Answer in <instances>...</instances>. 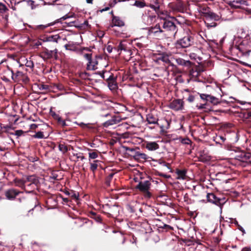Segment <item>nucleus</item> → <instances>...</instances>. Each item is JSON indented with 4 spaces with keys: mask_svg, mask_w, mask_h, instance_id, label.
<instances>
[{
    "mask_svg": "<svg viewBox=\"0 0 251 251\" xmlns=\"http://www.w3.org/2000/svg\"><path fill=\"white\" fill-rule=\"evenodd\" d=\"M77 52L82 55L87 61V69L88 70H94L97 69L98 59H101L100 56H96L95 58L92 59L91 53H85L84 51H90L88 48H83L76 50Z\"/></svg>",
    "mask_w": 251,
    "mask_h": 251,
    "instance_id": "nucleus-1",
    "label": "nucleus"
},
{
    "mask_svg": "<svg viewBox=\"0 0 251 251\" xmlns=\"http://www.w3.org/2000/svg\"><path fill=\"white\" fill-rule=\"evenodd\" d=\"M195 40L191 33H187L182 38L178 39L175 43L176 49H183L192 46L194 45Z\"/></svg>",
    "mask_w": 251,
    "mask_h": 251,
    "instance_id": "nucleus-2",
    "label": "nucleus"
},
{
    "mask_svg": "<svg viewBox=\"0 0 251 251\" xmlns=\"http://www.w3.org/2000/svg\"><path fill=\"white\" fill-rule=\"evenodd\" d=\"M204 22L207 27H215L217 24L215 21L220 19V16L212 12H206L204 14Z\"/></svg>",
    "mask_w": 251,
    "mask_h": 251,
    "instance_id": "nucleus-3",
    "label": "nucleus"
},
{
    "mask_svg": "<svg viewBox=\"0 0 251 251\" xmlns=\"http://www.w3.org/2000/svg\"><path fill=\"white\" fill-rule=\"evenodd\" d=\"M162 27L166 31L170 32L173 38H176L178 28L175 23L170 20H165L162 25Z\"/></svg>",
    "mask_w": 251,
    "mask_h": 251,
    "instance_id": "nucleus-4",
    "label": "nucleus"
},
{
    "mask_svg": "<svg viewBox=\"0 0 251 251\" xmlns=\"http://www.w3.org/2000/svg\"><path fill=\"white\" fill-rule=\"evenodd\" d=\"M151 183L149 180L141 181L136 186L140 191L144 193V196L146 198H149L151 196V194L149 192Z\"/></svg>",
    "mask_w": 251,
    "mask_h": 251,
    "instance_id": "nucleus-5",
    "label": "nucleus"
},
{
    "mask_svg": "<svg viewBox=\"0 0 251 251\" xmlns=\"http://www.w3.org/2000/svg\"><path fill=\"white\" fill-rule=\"evenodd\" d=\"M236 48L243 54L249 53L251 51V43L247 39H245Z\"/></svg>",
    "mask_w": 251,
    "mask_h": 251,
    "instance_id": "nucleus-6",
    "label": "nucleus"
},
{
    "mask_svg": "<svg viewBox=\"0 0 251 251\" xmlns=\"http://www.w3.org/2000/svg\"><path fill=\"white\" fill-rule=\"evenodd\" d=\"M13 80L14 82H19L20 81L26 82L28 79L25 74L19 71H17L15 74L13 73Z\"/></svg>",
    "mask_w": 251,
    "mask_h": 251,
    "instance_id": "nucleus-7",
    "label": "nucleus"
},
{
    "mask_svg": "<svg viewBox=\"0 0 251 251\" xmlns=\"http://www.w3.org/2000/svg\"><path fill=\"white\" fill-rule=\"evenodd\" d=\"M183 102L181 100H175L170 104V107L175 110H179L182 109Z\"/></svg>",
    "mask_w": 251,
    "mask_h": 251,
    "instance_id": "nucleus-8",
    "label": "nucleus"
},
{
    "mask_svg": "<svg viewBox=\"0 0 251 251\" xmlns=\"http://www.w3.org/2000/svg\"><path fill=\"white\" fill-rule=\"evenodd\" d=\"M106 80L108 82V86L110 90H114L117 88V83L113 74L110 75L106 78Z\"/></svg>",
    "mask_w": 251,
    "mask_h": 251,
    "instance_id": "nucleus-9",
    "label": "nucleus"
},
{
    "mask_svg": "<svg viewBox=\"0 0 251 251\" xmlns=\"http://www.w3.org/2000/svg\"><path fill=\"white\" fill-rule=\"evenodd\" d=\"M163 30L161 29L159 24H156L154 26L148 28V35L151 36L156 35L159 33H162Z\"/></svg>",
    "mask_w": 251,
    "mask_h": 251,
    "instance_id": "nucleus-10",
    "label": "nucleus"
},
{
    "mask_svg": "<svg viewBox=\"0 0 251 251\" xmlns=\"http://www.w3.org/2000/svg\"><path fill=\"white\" fill-rule=\"evenodd\" d=\"M122 120V119L119 116H114L112 117V119L108 120L104 123V126L108 127L110 126H112L115 124H117Z\"/></svg>",
    "mask_w": 251,
    "mask_h": 251,
    "instance_id": "nucleus-11",
    "label": "nucleus"
},
{
    "mask_svg": "<svg viewBox=\"0 0 251 251\" xmlns=\"http://www.w3.org/2000/svg\"><path fill=\"white\" fill-rule=\"evenodd\" d=\"M125 25V23L123 21L121 20V19L119 17L117 16H113L112 20V23L110 25V26L111 27H113L114 26H123Z\"/></svg>",
    "mask_w": 251,
    "mask_h": 251,
    "instance_id": "nucleus-12",
    "label": "nucleus"
},
{
    "mask_svg": "<svg viewBox=\"0 0 251 251\" xmlns=\"http://www.w3.org/2000/svg\"><path fill=\"white\" fill-rule=\"evenodd\" d=\"M206 197L209 202L214 203L217 205L220 204V199L216 197L213 193H208Z\"/></svg>",
    "mask_w": 251,
    "mask_h": 251,
    "instance_id": "nucleus-13",
    "label": "nucleus"
},
{
    "mask_svg": "<svg viewBox=\"0 0 251 251\" xmlns=\"http://www.w3.org/2000/svg\"><path fill=\"white\" fill-rule=\"evenodd\" d=\"M19 192L15 189H11L5 192V196L8 200H13L18 195Z\"/></svg>",
    "mask_w": 251,
    "mask_h": 251,
    "instance_id": "nucleus-14",
    "label": "nucleus"
},
{
    "mask_svg": "<svg viewBox=\"0 0 251 251\" xmlns=\"http://www.w3.org/2000/svg\"><path fill=\"white\" fill-rule=\"evenodd\" d=\"M146 148L149 151H153L157 150L159 148V145L155 142H147Z\"/></svg>",
    "mask_w": 251,
    "mask_h": 251,
    "instance_id": "nucleus-15",
    "label": "nucleus"
},
{
    "mask_svg": "<svg viewBox=\"0 0 251 251\" xmlns=\"http://www.w3.org/2000/svg\"><path fill=\"white\" fill-rule=\"evenodd\" d=\"M146 120L149 124H158V118L152 114H148Z\"/></svg>",
    "mask_w": 251,
    "mask_h": 251,
    "instance_id": "nucleus-16",
    "label": "nucleus"
},
{
    "mask_svg": "<svg viewBox=\"0 0 251 251\" xmlns=\"http://www.w3.org/2000/svg\"><path fill=\"white\" fill-rule=\"evenodd\" d=\"M1 130L2 132L7 134L9 136L10 135H14V132L12 131L13 130V128L9 125L1 126Z\"/></svg>",
    "mask_w": 251,
    "mask_h": 251,
    "instance_id": "nucleus-17",
    "label": "nucleus"
},
{
    "mask_svg": "<svg viewBox=\"0 0 251 251\" xmlns=\"http://www.w3.org/2000/svg\"><path fill=\"white\" fill-rule=\"evenodd\" d=\"M176 174L177 179L184 180L186 178V171L185 170H177Z\"/></svg>",
    "mask_w": 251,
    "mask_h": 251,
    "instance_id": "nucleus-18",
    "label": "nucleus"
},
{
    "mask_svg": "<svg viewBox=\"0 0 251 251\" xmlns=\"http://www.w3.org/2000/svg\"><path fill=\"white\" fill-rule=\"evenodd\" d=\"M27 182H30L29 184H27V185L29 186L31 184H36L38 182V179L36 177L34 176H28L27 177Z\"/></svg>",
    "mask_w": 251,
    "mask_h": 251,
    "instance_id": "nucleus-19",
    "label": "nucleus"
},
{
    "mask_svg": "<svg viewBox=\"0 0 251 251\" xmlns=\"http://www.w3.org/2000/svg\"><path fill=\"white\" fill-rule=\"evenodd\" d=\"M241 161L243 162H247L250 160L251 157V155L249 152H243L240 155Z\"/></svg>",
    "mask_w": 251,
    "mask_h": 251,
    "instance_id": "nucleus-20",
    "label": "nucleus"
},
{
    "mask_svg": "<svg viewBox=\"0 0 251 251\" xmlns=\"http://www.w3.org/2000/svg\"><path fill=\"white\" fill-rule=\"evenodd\" d=\"M100 161L98 160H94L92 162H90V169L91 171H92L93 173H94L96 170L98 168V163H99Z\"/></svg>",
    "mask_w": 251,
    "mask_h": 251,
    "instance_id": "nucleus-21",
    "label": "nucleus"
},
{
    "mask_svg": "<svg viewBox=\"0 0 251 251\" xmlns=\"http://www.w3.org/2000/svg\"><path fill=\"white\" fill-rule=\"evenodd\" d=\"M87 150L90 151L88 153L89 161H90L91 159H95L98 157V153L97 152L91 151L92 150L90 149H88Z\"/></svg>",
    "mask_w": 251,
    "mask_h": 251,
    "instance_id": "nucleus-22",
    "label": "nucleus"
},
{
    "mask_svg": "<svg viewBox=\"0 0 251 251\" xmlns=\"http://www.w3.org/2000/svg\"><path fill=\"white\" fill-rule=\"evenodd\" d=\"M13 71L8 67V69L3 72L2 75H6L7 77H11L13 79Z\"/></svg>",
    "mask_w": 251,
    "mask_h": 251,
    "instance_id": "nucleus-23",
    "label": "nucleus"
},
{
    "mask_svg": "<svg viewBox=\"0 0 251 251\" xmlns=\"http://www.w3.org/2000/svg\"><path fill=\"white\" fill-rule=\"evenodd\" d=\"M133 5L138 8H143L146 6V3L143 0H136Z\"/></svg>",
    "mask_w": 251,
    "mask_h": 251,
    "instance_id": "nucleus-24",
    "label": "nucleus"
},
{
    "mask_svg": "<svg viewBox=\"0 0 251 251\" xmlns=\"http://www.w3.org/2000/svg\"><path fill=\"white\" fill-rule=\"evenodd\" d=\"M53 24H53V23H50V24H48L46 25H38L35 26V27L34 28V29H39V30H43L45 28H46L50 25H53Z\"/></svg>",
    "mask_w": 251,
    "mask_h": 251,
    "instance_id": "nucleus-25",
    "label": "nucleus"
},
{
    "mask_svg": "<svg viewBox=\"0 0 251 251\" xmlns=\"http://www.w3.org/2000/svg\"><path fill=\"white\" fill-rule=\"evenodd\" d=\"M58 148L59 151H61L63 153H65L68 151V147L64 144H59Z\"/></svg>",
    "mask_w": 251,
    "mask_h": 251,
    "instance_id": "nucleus-26",
    "label": "nucleus"
},
{
    "mask_svg": "<svg viewBox=\"0 0 251 251\" xmlns=\"http://www.w3.org/2000/svg\"><path fill=\"white\" fill-rule=\"evenodd\" d=\"M208 99H209L208 101L214 104H216L219 102L218 99L214 96L208 95Z\"/></svg>",
    "mask_w": 251,
    "mask_h": 251,
    "instance_id": "nucleus-27",
    "label": "nucleus"
},
{
    "mask_svg": "<svg viewBox=\"0 0 251 251\" xmlns=\"http://www.w3.org/2000/svg\"><path fill=\"white\" fill-rule=\"evenodd\" d=\"M33 137L38 139H43L46 138L44 135L43 132L42 131H38L36 132L35 134L33 135Z\"/></svg>",
    "mask_w": 251,
    "mask_h": 251,
    "instance_id": "nucleus-28",
    "label": "nucleus"
},
{
    "mask_svg": "<svg viewBox=\"0 0 251 251\" xmlns=\"http://www.w3.org/2000/svg\"><path fill=\"white\" fill-rule=\"evenodd\" d=\"M8 10L7 8L4 4L0 3V14H3Z\"/></svg>",
    "mask_w": 251,
    "mask_h": 251,
    "instance_id": "nucleus-29",
    "label": "nucleus"
},
{
    "mask_svg": "<svg viewBox=\"0 0 251 251\" xmlns=\"http://www.w3.org/2000/svg\"><path fill=\"white\" fill-rule=\"evenodd\" d=\"M64 47L65 48L66 50H73V51L75 50V47L73 45H72V44H66L64 46Z\"/></svg>",
    "mask_w": 251,
    "mask_h": 251,
    "instance_id": "nucleus-30",
    "label": "nucleus"
},
{
    "mask_svg": "<svg viewBox=\"0 0 251 251\" xmlns=\"http://www.w3.org/2000/svg\"><path fill=\"white\" fill-rule=\"evenodd\" d=\"M160 59L165 63H169L170 62L169 57L167 55H162L160 57Z\"/></svg>",
    "mask_w": 251,
    "mask_h": 251,
    "instance_id": "nucleus-31",
    "label": "nucleus"
},
{
    "mask_svg": "<svg viewBox=\"0 0 251 251\" xmlns=\"http://www.w3.org/2000/svg\"><path fill=\"white\" fill-rule=\"evenodd\" d=\"M34 2V1L32 0H28L26 1L27 5L30 6L32 9H33L35 8Z\"/></svg>",
    "mask_w": 251,
    "mask_h": 251,
    "instance_id": "nucleus-32",
    "label": "nucleus"
},
{
    "mask_svg": "<svg viewBox=\"0 0 251 251\" xmlns=\"http://www.w3.org/2000/svg\"><path fill=\"white\" fill-rule=\"evenodd\" d=\"M199 72L196 70H192L190 72V75L192 77H197L199 75Z\"/></svg>",
    "mask_w": 251,
    "mask_h": 251,
    "instance_id": "nucleus-33",
    "label": "nucleus"
},
{
    "mask_svg": "<svg viewBox=\"0 0 251 251\" xmlns=\"http://www.w3.org/2000/svg\"><path fill=\"white\" fill-rule=\"evenodd\" d=\"M239 33L240 34V37L242 38H246L248 35V34L246 33L243 29H241Z\"/></svg>",
    "mask_w": 251,
    "mask_h": 251,
    "instance_id": "nucleus-34",
    "label": "nucleus"
},
{
    "mask_svg": "<svg viewBox=\"0 0 251 251\" xmlns=\"http://www.w3.org/2000/svg\"><path fill=\"white\" fill-rule=\"evenodd\" d=\"M206 106V103L200 104H197L196 105V107L198 108V109H199V110H203L205 108Z\"/></svg>",
    "mask_w": 251,
    "mask_h": 251,
    "instance_id": "nucleus-35",
    "label": "nucleus"
},
{
    "mask_svg": "<svg viewBox=\"0 0 251 251\" xmlns=\"http://www.w3.org/2000/svg\"><path fill=\"white\" fill-rule=\"evenodd\" d=\"M200 97L201 98L204 100L208 101L209 99H208V95L207 94H200Z\"/></svg>",
    "mask_w": 251,
    "mask_h": 251,
    "instance_id": "nucleus-36",
    "label": "nucleus"
},
{
    "mask_svg": "<svg viewBox=\"0 0 251 251\" xmlns=\"http://www.w3.org/2000/svg\"><path fill=\"white\" fill-rule=\"evenodd\" d=\"M24 133V131L22 130H17L14 133V135L17 137L21 136Z\"/></svg>",
    "mask_w": 251,
    "mask_h": 251,
    "instance_id": "nucleus-37",
    "label": "nucleus"
},
{
    "mask_svg": "<svg viewBox=\"0 0 251 251\" xmlns=\"http://www.w3.org/2000/svg\"><path fill=\"white\" fill-rule=\"evenodd\" d=\"M0 78L5 82H9L10 81V77H7L6 75H1Z\"/></svg>",
    "mask_w": 251,
    "mask_h": 251,
    "instance_id": "nucleus-38",
    "label": "nucleus"
},
{
    "mask_svg": "<svg viewBox=\"0 0 251 251\" xmlns=\"http://www.w3.org/2000/svg\"><path fill=\"white\" fill-rule=\"evenodd\" d=\"M181 142L183 144L188 145L191 143V141L188 138L182 139Z\"/></svg>",
    "mask_w": 251,
    "mask_h": 251,
    "instance_id": "nucleus-39",
    "label": "nucleus"
},
{
    "mask_svg": "<svg viewBox=\"0 0 251 251\" xmlns=\"http://www.w3.org/2000/svg\"><path fill=\"white\" fill-rule=\"evenodd\" d=\"M75 156L77 159H80L81 160L85 159V157L82 155V153H76Z\"/></svg>",
    "mask_w": 251,
    "mask_h": 251,
    "instance_id": "nucleus-40",
    "label": "nucleus"
},
{
    "mask_svg": "<svg viewBox=\"0 0 251 251\" xmlns=\"http://www.w3.org/2000/svg\"><path fill=\"white\" fill-rule=\"evenodd\" d=\"M176 61L177 64L179 65H182L185 64V60L181 58L176 59Z\"/></svg>",
    "mask_w": 251,
    "mask_h": 251,
    "instance_id": "nucleus-41",
    "label": "nucleus"
},
{
    "mask_svg": "<svg viewBox=\"0 0 251 251\" xmlns=\"http://www.w3.org/2000/svg\"><path fill=\"white\" fill-rule=\"evenodd\" d=\"M137 155L141 158L146 159L147 158V155L144 153H139Z\"/></svg>",
    "mask_w": 251,
    "mask_h": 251,
    "instance_id": "nucleus-42",
    "label": "nucleus"
},
{
    "mask_svg": "<svg viewBox=\"0 0 251 251\" xmlns=\"http://www.w3.org/2000/svg\"><path fill=\"white\" fill-rule=\"evenodd\" d=\"M118 48H119V49L120 50H126V49L125 47V45L122 42H121L120 43Z\"/></svg>",
    "mask_w": 251,
    "mask_h": 251,
    "instance_id": "nucleus-43",
    "label": "nucleus"
},
{
    "mask_svg": "<svg viewBox=\"0 0 251 251\" xmlns=\"http://www.w3.org/2000/svg\"><path fill=\"white\" fill-rule=\"evenodd\" d=\"M113 48L112 46L108 45L106 47V50L108 53H111L112 51Z\"/></svg>",
    "mask_w": 251,
    "mask_h": 251,
    "instance_id": "nucleus-44",
    "label": "nucleus"
},
{
    "mask_svg": "<svg viewBox=\"0 0 251 251\" xmlns=\"http://www.w3.org/2000/svg\"><path fill=\"white\" fill-rule=\"evenodd\" d=\"M105 73H107V72H106V71H105V72H103H103H100L99 73V74L100 75V76H101L102 78H103V79H106V78L107 77H105V75H104V74H105Z\"/></svg>",
    "mask_w": 251,
    "mask_h": 251,
    "instance_id": "nucleus-45",
    "label": "nucleus"
},
{
    "mask_svg": "<svg viewBox=\"0 0 251 251\" xmlns=\"http://www.w3.org/2000/svg\"><path fill=\"white\" fill-rule=\"evenodd\" d=\"M83 25L85 26V29L90 26V25H89L88 22L87 21H85L83 23Z\"/></svg>",
    "mask_w": 251,
    "mask_h": 251,
    "instance_id": "nucleus-46",
    "label": "nucleus"
},
{
    "mask_svg": "<svg viewBox=\"0 0 251 251\" xmlns=\"http://www.w3.org/2000/svg\"><path fill=\"white\" fill-rule=\"evenodd\" d=\"M238 228L243 233H245V230L244 229V228L239 225H238Z\"/></svg>",
    "mask_w": 251,
    "mask_h": 251,
    "instance_id": "nucleus-47",
    "label": "nucleus"
},
{
    "mask_svg": "<svg viewBox=\"0 0 251 251\" xmlns=\"http://www.w3.org/2000/svg\"><path fill=\"white\" fill-rule=\"evenodd\" d=\"M27 64L26 65V66L27 67L32 68L34 66V65H33V63L32 62H27Z\"/></svg>",
    "mask_w": 251,
    "mask_h": 251,
    "instance_id": "nucleus-48",
    "label": "nucleus"
},
{
    "mask_svg": "<svg viewBox=\"0 0 251 251\" xmlns=\"http://www.w3.org/2000/svg\"><path fill=\"white\" fill-rule=\"evenodd\" d=\"M77 27L80 29H85V26L83 25V23L80 24L78 25L77 26Z\"/></svg>",
    "mask_w": 251,
    "mask_h": 251,
    "instance_id": "nucleus-49",
    "label": "nucleus"
},
{
    "mask_svg": "<svg viewBox=\"0 0 251 251\" xmlns=\"http://www.w3.org/2000/svg\"><path fill=\"white\" fill-rule=\"evenodd\" d=\"M194 98L193 97V96H190L188 99V100L190 101V102H192L194 101Z\"/></svg>",
    "mask_w": 251,
    "mask_h": 251,
    "instance_id": "nucleus-50",
    "label": "nucleus"
},
{
    "mask_svg": "<svg viewBox=\"0 0 251 251\" xmlns=\"http://www.w3.org/2000/svg\"><path fill=\"white\" fill-rule=\"evenodd\" d=\"M242 251H251V249L249 248H244L242 250Z\"/></svg>",
    "mask_w": 251,
    "mask_h": 251,
    "instance_id": "nucleus-51",
    "label": "nucleus"
},
{
    "mask_svg": "<svg viewBox=\"0 0 251 251\" xmlns=\"http://www.w3.org/2000/svg\"><path fill=\"white\" fill-rule=\"evenodd\" d=\"M112 0L114 2V4H116L118 2L124 1L126 0Z\"/></svg>",
    "mask_w": 251,
    "mask_h": 251,
    "instance_id": "nucleus-52",
    "label": "nucleus"
},
{
    "mask_svg": "<svg viewBox=\"0 0 251 251\" xmlns=\"http://www.w3.org/2000/svg\"><path fill=\"white\" fill-rule=\"evenodd\" d=\"M59 121L61 123V124L63 126L66 125V123L64 121H61L60 119H59Z\"/></svg>",
    "mask_w": 251,
    "mask_h": 251,
    "instance_id": "nucleus-53",
    "label": "nucleus"
},
{
    "mask_svg": "<svg viewBox=\"0 0 251 251\" xmlns=\"http://www.w3.org/2000/svg\"><path fill=\"white\" fill-rule=\"evenodd\" d=\"M37 127V126L35 124H32L31 125V128L33 129V128H35L36 127Z\"/></svg>",
    "mask_w": 251,
    "mask_h": 251,
    "instance_id": "nucleus-54",
    "label": "nucleus"
},
{
    "mask_svg": "<svg viewBox=\"0 0 251 251\" xmlns=\"http://www.w3.org/2000/svg\"><path fill=\"white\" fill-rule=\"evenodd\" d=\"M93 0H86V2L87 3L92 4Z\"/></svg>",
    "mask_w": 251,
    "mask_h": 251,
    "instance_id": "nucleus-55",
    "label": "nucleus"
},
{
    "mask_svg": "<svg viewBox=\"0 0 251 251\" xmlns=\"http://www.w3.org/2000/svg\"><path fill=\"white\" fill-rule=\"evenodd\" d=\"M233 223H234L237 226H238V225H239L237 221L236 220H235V219L234 220V221L233 222Z\"/></svg>",
    "mask_w": 251,
    "mask_h": 251,
    "instance_id": "nucleus-56",
    "label": "nucleus"
},
{
    "mask_svg": "<svg viewBox=\"0 0 251 251\" xmlns=\"http://www.w3.org/2000/svg\"><path fill=\"white\" fill-rule=\"evenodd\" d=\"M41 87L42 88H40V89H47V86L46 85H42Z\"/></svg>",
    "mask_w": 251,
    "mask_h": 251,
    "instance_id": "nucleus-57",
    "label": "nucleus"
},
{
    "mask_svg": "<svg viewBox=\"0 0 251 251\" xmlns=\"http://www.w3.org/2000/svg\"><path fill=\"white\" fill-rule=\"evenodd\" d=\"M109 9V8L108 7H106L105 9H102V10H101V12H102V11H107V10H108Z\"/></svg>",
    "mask_w": 251,
    "mask_h": 251,
    "instance_id": "nucleus-58",
    "label": "nucleus"
},
{
    "mask_svg": "<svg viewBox=\"0 0 251 251\" xmlns=\"http://www.w3.org/2000/svg\"><path fill=\"white\" fill-rule=\"evenodd\" d=\"M164 227H168V228H171V227L170 226L167 225H164Z\"/></svg>",
    "mask_w": 251,
    "mask_h": 251,
    "instance_id": "nucleus-59",
    "label": "nucleus"
},
{
    "mask_svg": "<svg viewBox=\"0 0 251 251\" xmlns=\"http://www.w3.org/2000/svg\"><path fill=\"white\" fill-rule=\"evenodd\" d=\"M121 33H120V32H116V35L117 36H120V35H121Z\"/></svg>",
    "mask_w": 251,
    "mask_h": 251,
    "instance_id": "nucleus-60",
    "label": "nucleus"
},
{
    "mask_svg": "<svg viewBox=\"0 0 251 251\" xmlns=\"http://www.w3.org/2000/svg\"><path fill=\"white\" fill-rule=\"evenodd\" d=\"M67 18H68V17H67L66 16H65L62 17L61 18V19H62L63 20H66Z\"/></svg>",
    "mask_w": 251,
    "mask_h": 251,
    "instance_id": "nucleus-61",
    "label": "nucleus"
},
{
    "mask_svg": "<svg viewBox=\"0 0 251 251\" xmlns=\"http://www.w3.org/2000/svg\"><path fill=\"white\" fill-rule=\"evenodd\" d=\"M13 10H16V8L15 6H12L11 7Z\"/></svg>",
    "mask_w": 251,
    "mask_h": 251,
    "instance_id": "nucleus-62",
    "label": "nucleus"
},
{
    "mask_svg": "<svg viewBox=\"0 0 251 251\" xmlns=\"http://www.w3.org/2000/svg\"><path fill=\"white\" fill-rule=\"evenodd\" d=\"M109 115V113H106V114H105V115H102V116H104V117H107Z\"/></svg>",
    "mask_w": 251,
    "mask_h": 251,
    "instance_id": "nucleus-63",
    "label": "nucleus"
},
{
    "mask_svg": "<svg viewBox=\"0 0 251 251\" xmlns=\"http://www.w3.org/2000/svg\"><path fill=\"white\" fill-rule=\"evenodd\" d=\"M79 125H80V126H85V125L84 124H83V123H81L79 124Z\"/></svg>",
    "mask_w": 251,
    "mask_h": 251,
    "instance_id": "nucleus-64",
    "label": "nucleus"
}]
</instances>
